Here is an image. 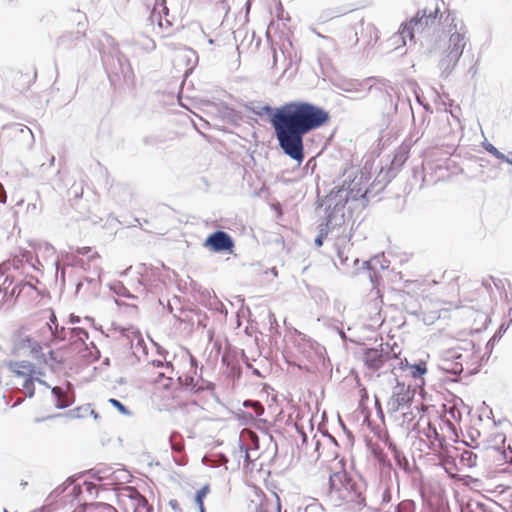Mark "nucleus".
<instances>
[{"label": "nucleus", "mask_w": 512, "mask_h": 512, "mask_svg": "<svg viewBox=\"0 0 512 512\" xmlns=\"http://www.w3.org/2000/svg\"><path fill=\"white\" fill-rule=\"evenodd\" d=\"M329 120L328 113L308 102H291L277 108L271 117L279 147L291 159L303 161V137Z\"/></svg>", "instance_id": "obj_1"}, {"label": "nucleus", "mask_w": 512, "mask_h": 512, "mask_svg": "<svg viewBox=\"0 0 512 512\" xmlns=\"http://www.w3.org/2000/svg\"><path fill=\"white\" fill-rule=\"evenodd\" d=\"M360 180L353 179L346 185L333 189L324 199L322 206L325 209L326 228H335L345 222L346 204L351 200L364 197L366 189L360 186Z\"/></svg>", "instance_id": "obj_2"}, {"label": "nucleus", "mask_w": 512, "mask_h": 512, "mask_svg": "<svg viewBox=\"0 0 512 512\" xmlns=\"http://www.w3.org/2000/svg\"><path fill=\"white\" fill-rule=\"evenodd\" d=\"M443 34L442 50L462 57L468 41L467 29L463 21L452 14H448L445 18Z\"/></svg>", "instance_id": "obj_3"}, {"label": "nucleus", "mask_w": 512, "mask_h": 512, "mask_svg": "<svg viewBox=\"0 0 512 512\" xmlns=\"http://www.w3.org/2000/svg\"><path fill=\"white\" fill-rule=\"evenodd\" d=\"M6 367L9 369L14 376L23 379V389L26 396L32 398L35 393L34 382H38L41 385L49 388L50 386L40 378L43 375L34 364L29 361H8Z\"/></svg>", "instance_id": "obj_4"}, {"label": "nucleus", "mask_w": 512, "mask_h": 512, "mask_svg": "<svg viewBox=\"0 0 512 512\" xmlns=\"http://www.w3.org/2000/svg\"><path fill=\"white\" fill-rule=\"evenodd\" d=\"M439 7L434 9H424L419 11L416 16L406 23L400 31V36L406 44V39L413 40L417 34L424 33L428 28L433 26L436 22Z\"/></svg>", "instance_id": "obj_5"}, {"label": "nucleus", "mask_w": 512, "mask_h": 512, "mask_svg": "<svg viewBox=\"0 0 512 512\" xmlns=\"http://www.w3.org/2000/svg\"><path fill=\"white\" fill-rule=\"evenodd\" d=\"M414 396V391L403 383H397L393 387L392 395L387 402L388 411L397 412L400 409L409 407Z\"/></svg>", "instance_id": "obj_6"}, {"label": "nucleus", "mask_w": 512, "mask_h": 512, "mask_svg": "<svg viewBox=\"0 0 512 512\" xmlns=\"http://www.w3.org/2000/svg\"><path fill=\"white\" fill-rule=\"evenodd\" d=\"M204 245L214 252L228 251L229 253H232L234 241L228 233L224 231H216L206 238Z\"/></svg>", "instance_id": "obj_7"}, {"label": "nucleus", "mask_w": 512, "mask_h": 512, "mask_svg": "<svg viewBox=\"0 0 512 512\" xmlns=\"http://www.w3.org/2000/svg\"><path fill=\"white\" fill-rule=\"evenodd\" d=\"M40 349L39 341L25 333H20L14 341L13 353L28 356L38 353Z\"/></svg>", "instance_id": "obj_8"}, {"label": "nucleus", "mask_w": 512, "mask_h": 512, "mask_svg": "<svg viewBox=\"0 0 512 512\" xmlns=\"http://www.w3.org/2000/svg\"><path fill=\"white\" fill-rule=\"evenodd\" d=\"M461 57L444 50L439 52V60L437 63V69L442 79H447L452 72L455 70Z\"/></svg>", "instance_id": "obj_9"}, {"label": "nucleus", "mask_w": 512, "mask_h": 512, "mask_svg": "<svg viewBox=\"0 0 512 512\" xmlns=\"http://www.w3.org/2000/svg\"><path fill=\"white\" fill-rule=\"evenodd\" d=\"M51 392L54 396L55 406L57 408L63 409L71 404L72 401L70 397L60 387H53Z\"/></svg>", "instance_id": "obj_10"}, {"label": "nucleus", "mask_w": 512, "mask_h": 512, "mask_svg": "<svg viewBox=\"0 0 512 512\" xmlns=\"http://www.w3.org/2000/svg\"><path fill=\"white\" fill-rule=\"evenodd\" d=\"M55 321H56V317L54 315H51V318H50L51 324L46 323L43 326L42 331L45 334V337H44L43 341L51 340L58 333V331H57L58 327L55 324Z\"/></svg>", "instance_id": "obj_11"}, {"label": "nucleus", "mask_w": 512, "mask_h": 512, "mask_svg": "<svg viewBox=\"0 0 512 512\" xmlns=\"http://www.w3.org/2000/svg\"><path fill=\"white\" fill-rule=\"evenodd\" d=\"M136 44L147 52L154 50L156 47L155 42L151 38L144 35H141L137 38Z\"/></svg>", "instance_id": "obj_12"}, {"label": "nucleus", "mask_w": 512, "mask_h": 512, "mask_svg": "<svg viewBox=\"0 0 512 512\" xmlns=\"http://www.w3.org/2000/svg\"><path fill=\"white\" fill-rule=\"evenodd\" d=\"M409 369L414 378H421L427 372L424 363L410 365Z\"/></svg>", "instance_id": "obj_13"}, {"label": "nucleus", "mask_w": 512, "mask_h": 512, "mask_svg": "<svg viewBox=\"0 0 512 512\" xmlns=\"http://www.w3.org/2000/svg\"><path fill=\"white\" fill-rule=\"evenodd\" d=\"M70 333L73 338H76L81 342H84L88 338L87 331L82 328H72L70 329Z\"/></svg>", "instance_id": "obj_14"}, {"label": "nucleus", "mask_w": 512, "mask_h": 512, "mask_svg": "<svg viewBox=\"0 0 512 512\" xmlns=\"http://www.w3.org/2000/svg\"><path fill=\"white\" fill-rule=\"evenodd\" d=\"M314 32H315V34H316L319 38H321V39H323V40H324V42H325V43H324V45H323V48H325V49H329V50H336V48H337V47H336V42H335L332 38H330V37H328V36H324V35H322V34H321V33H319V32H316V31H314Z\"/></svg>", "instance_id": "obj_15"}, {"label": "nucleus", "mask_w": 512, "mask_h": 512, "mask_svg": "<svg viewBox=\"0 0 512 512\" xmlns=\"http://www.w3.org/2000/svg\"><path fill=\"white\" fill-rule=\"evenodd\" d=\"M109 403L115 407L122 415L129 416L130 411L117 399H109Z\"/></svg>", "instance_id": "obj_16"}, {"label": "nucleus", "mask_w": 512, "mask_h": 512, "mask_svg": "<svg viewBox=\"0 0 512 512\" xmlns=\"http://www.w3.org/2000/svg\"><path fill=\"white\" fill-rule=\"evenodd\" d=\"M207 492H208V488L207 487H203L202 489H200L196 493V503L199 506L200 511L202 509H204L203 498L206 496Z\"/></svg>", "instance_id": "obj_17"}, {"label": "nucleus", "mask_w": 512, "mask_h": 512, "mask_svg": "<svg viewBox=\"0 0 512 512\" xmlns=\"http://www.w3.org/2000/svg\"><path fill=\"white\" fill-rule=\"evenodd\" d=\"M360 86H362L361 83H349L343 87V90L348 93H358L361 92V90L359 89Z\"/></svg>", "instance_id": "obj_18"}, {"label": "nucleus", "mask_w": 512, "mask_h": 512, "mask_svg": "<svg viewBox=\"0 0 512 512\" xmlns=\"http://www.w3.org/2000/svg\"><path fill=\"white\" fill-rule=\"evenodd\" d=\"M328 230L329 229H327L326 227L320 229V233L315 239L316 246L320 247L323 245V239H324V236L327 234Z\"/></svg>", "instance_id": "obj_19"}, {"label": "nucleus", "mask_w": 512, "mask_h": 512, "mask_svg": "<svg viewBox=\"0 0 512 512\" xmlns=\"http://www.w3.org/2000/svg\"><path fill=\"white\" fill-rule=\"evenodd\" d=\"M256 512H274V507L270 504H261Z\"/></svg>", "instance_id": "obj_20"}, {"label": "nucleus", "mask_w": 512, "mask_h": 512, "mask_svg": "<svg viewBox=\"0 0 512 512\" xmlns=\"http://www.w3.org/2000/svg\"><path fill=\"white\" fill-rule=\"evenodd\" d=\"M6 201H7L6 192H5L3 185L0 183V202L4 204V203H6Z\"/></svg>", "instance_id": "obj_21"}, {"label": "nucleus", "mask_w": 512, "mask_h": 512, "mask_svg": "<svg viewBox=\"0 0 512 512\" xmlns=\"http://www.w3.org/2000/svg\"><path fill=\"white\" fill-rule=\"evenodd\" d=\"M484 148L487 152H489L490 154H494L495 152H497V148L495 146H493L491 143H486L484 144Z\"/></svg>", "instance_id": "obj_22"}, {"label": "nucleus", "mask_w": 512, "mask_h": 512, "mask_svg": "<svg viewBox=\"0 0 512 512\" xmlns=\"http://www.w3.org/2000/svg\"><path fill=\"white\" fill-rule=\"evenodd\" d=\"M493 156H495L497 159H500V160H502V161H505V159H506V156H507V155H505L504 153L500 152V151L497 149V152H495V153L493 154Z\"/></svg>", "instance_id": "obj_23"}, {"label": "nucleus", "mask_w": 512, "mask_h": 512, "mask_svg": "<svg viewBox=\"0 0 512 512\" xmlns=\"http://www.w3.org/2000/svg\"><path fill=\"white\" fill-rule=\"evenodd\" d=\"M493 156H495L497 159H500V160H502V161H505V159H506V156H507V155H505L504 153L500 152V151L497 149V152H495V153L493 154Z\"/></svg>", "instance_id": "obj_24"}, {"label": "nucleus", "mask_w": 512, "mask_h": 512, "mask_svg": "<svg viewBox=\"0 0 512 512\" xmlns=\"http://www.w3.org/2000/svg\"><path fill=\"white\" fill-rule=\"evenodd\" d=\"M337 254H338V257L340 258V260H341L342 262H344L345 260H347V257H346V258H344V256H343V251H342L339 247H337Z\"/></svg>", "instance_id": "obj_25"}, {"label": "nucleus", "mask_w": 512, "mask_h": 512, "mask_svg": "<svg viewBox=\"0 0 512 512\" xmlns=\"http://www.w3.org/2000/svg\"><path fill=\"white\" fill-rule=\"evenodd\" d=\"M504 162H506V163H508V164L512 165V152H509V153L507 154L506 159H505V161H504Z\"/></svg>", "instance_id": "obj_26"}, {"label": "nucleus", "mask_w": 512, "mask_h": 512, "mask_svg": "<svg viewBox=\"0 0 512 512\" xmlns=\"http://www.w3.org/2000/svg\"><path fill=\"white\" fill-rule=\"evenodd\" d=\"M77 322H79V317L71 315L70 316V323L74 324V323H77Z\"/></svg>", "instance_id": "obj_27"}, {"label": "nucleus", "mask_w": 512, "mask_h": 512, "mask_svg": "<svg viewBox=\"0 0 512 512\" xmlns=\"http://www.w3.org/2000/svg\"><path fill=\"white\" fill-rule=\"evenodd\" d=\"M182 448L183 447L181 445L172 443V449L180 452Z\"/></svg>", "instance_id": "obj_28"}, {"label": "nucleus", "mask_w": 512, "mask_h": 512, "mask_svg": "<svg viewBox=\"0 0 512 512\" xmlns=\"http://www.w3.org/2000/svg\"><path fill=\"white\" fill-rule=\"evenodd\" d=\"M139 504H143V505H146L147 504V501L145 500L144 497H139Z\"/></svg>", "instance_id": "obj_29"}, {"label": "nucleus", "mask_w": 512, "mask_h": 512, "mask_svg": "<svg viewBox=\"0 0 512 512\" xmlns=\"http://www.w3.org/2000/svg\"><path fill=\"white\" fill-rule=\"evenodd\" d=\"M45 249H46L47 251H51V252H53V251H54L53 247H52L51 245H49V244H46V245H45Z\"/></svg>", "instance_id": "obj_30"}, {"label": "nucleus", "mask_w": 512, "mask_h": 512, "mask_svg": "<svg viewBox=\"0 0 512 512\" xmlns=\"http://www.w3.org/2000/svg\"><path fill=\"white\" fill-rule=\"evenodd\" d=\"M462 370V367L458 368V364H456L455 368H453L454 373H458Z\"/></svg>", "instance_id": "obj_31"}, {"label": "nucleus", "mask_w": 512, "mask_h": 512, "mask_svg": "<svg viewBox=\"0 0 512 512\" xmlns=\"http://www.w3.org/2000/svg\"><path fill=\"white\" fill-rule=\"evenodd\" d=\"M90 414H91L95 419H97V418H98V414H97L93 409H91V410H90Z\"/></svg>", "instance_id": "obj_32"}, {"label": "nucleus", "mask_w": 512, "mask_h": 512, "mask_svg": "<svg viewBox=\"0 0 512 512\" xmlns=\"http://www.w3.org/2000/svg\"><path fill=\"white\" fill-rule=\"evenodd\" d=\"M106 509H107V512H117V511H116L113 507H111V506H107V507H106Z\"/></svg>", "instance_id": "obj_33"}, {"label": "nucleus", "mask_w": 512, "mask_h": 512, "mask_svg": "<svg viewBox=\"0 0 512 512\" xmlns=\"http://www.w3.org/2000/svg\"><path fill=\"white\" fill-rule=\"evenodd\" d=\"M245 459L247 461H250V455H249L248 451H245Z\"/></svg>", "instance_id": "obj_34"}, {"label": "nucleus", "mask_w": 512, "mask_h": 512, "mask_svg": "<svg viewBox=\"0 0 512 512\" xmlns=\"http://www.w3.org/2000/svg\"><path fill=\"white\" fill-rule=\"evenodd\" d=\"M4 275V267L0 265V276Z\"/></svg>", "instance_id": "obj_35"}, {"label": "nucleus", "mask_w": 512, "mask_h": 512, "mask_svg": "<svg viewBox=\"0 0 512 512\" xmlns=\"http://www.w3.org/2000/svg\"><path fill=\"white\" fill-rule=\"evenodd\" d=\"M185 54H192V51L190 49H184L183 51Z\"/></svg>", "instance_id": "obj_36"}, {"label": "nucleus", "mask_w": 512, "mask_h": 512, "mask_svg": "<svg viewBox=\"0 0 512 512\" xmlns=\"http://www.w3.org/2000/svg\"><path fill=\"white\" fill-rule=\"evenodd\" d=\"M432 432H433V434H434L435 436L437 435V432H436V429H435V428H433V429H432Z\"/></svg>", "instance_id": "obj_37"}, {"label": "nucleus", "mask_w": 512, "mask_h": 512, "mask_svg": "<svg viewBox=\"0 0 512 512\" xmlns=\"http://www.w3.org/2000/svg\"><path fill=\"white\" fill-rule=\"evenodd\" d=\"M509 315L511 316V321H512V308L509 310Z\"/></svg>", "instance_id": "obj_38"}, {"label": "nucleus", "mask_w": 512, "mask_h": 512, "mask_svg": "<svg viewBox=\"0 0 512 512\" xmlns=\"http://www.w3.org/2000/svg\"><path fill=\"white\" fill-rule=\"evenodd\" d=\"M25 128H26L28 133L32 134V132H31V130L29 128H27V127H25Z\"/></svg>", "instance_id": "obj_39"}, {"label": "nucleus", "mask_w": 512, "mask_h": 512, "mask_svg": "<svg viewBox=\"0 0 512 512\" xmlns=\"http://www.w3.org/2000/svg\"><path fill=\"white\" fill-rule=\"evenodd\" d=\"M366 94L367 93H364V94L360 95L359 98L365 97Z\"/></svg>", "instance_id": "obj_40"}, {"label": "nucleus", "mask_w": 512, "mask_h": 512, "mask_svg": "<svg viewBox=\"0 0 512 512\" xmlns=\"http://www.w3.org/2000/svg\"><path fill=\"white\" fill-rule=\"evenodd\" d=\"M3 512H8V511L6 509H4Z\"/></svg>", "instance_id": "obj_41"}, {"label": "nucleus", "mask_w": 512, "mask_h": 512, "mask_svg": "<svg viewBox=\"0 0 512 512\" xmlns=\"http://www.w3.org/2000/svg\"><path fill=\"white\" fill-rule=\"evenodd\" d=\"M200 512H205L204 509H202Z\"/></svg>", "instance_id": "obj_42"}]
</instances>
